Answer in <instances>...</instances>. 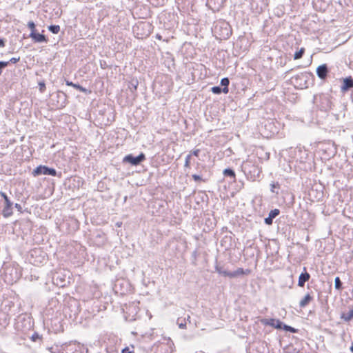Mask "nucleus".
Listing matches in <instances>:
<instances>
[{"label": "nucleus", "instance_id": "1a4fd4ad", "mask_svg": "<svg viewBox=\"0 0 353 353\" xmlns=\"http://www.w3.org/2000/svg\"><path fill=\"white\" fill-rule=\"evenodd\" d=\"M279 213H280V211L278 209L272 210L269 212L268 216L265 219V220H264L265 223L267 225H272L273 219H274L276 216H278L279 214Z\"/></svg>", "mask_w": 353, "mask_h": 353}, {"label": "nucleus", "instance_id": "c03bdc74", "mask_svg": "<svg viewBox=\"0 0 353 353\" xmlns=\"http://www.w3.org/2000/svg\"><path fill=\"white\" fill-rule=\"evenodd\" d=\"M133 88H134L135 90L137 89V86L136 85H133Z\"/></svg>", "mask_w": 353, "mask_h": 353}, {"label": "nucleus", "instance_id": "f3484780", "mask_svg": "<svg viewBox=\"0 0 353 353\" xmlns=\"http://www.w3.org/2000/svg\"><path fill=\"white\" fill-rule=\"evenodd\" d=\"M223 174L225 176H230V177L232 178L233 179H235L236 174H235L234 171L232 169L226 168L223 170Z\"/></svg>", "mask_w": 353, "mask_h": 353}, {"label": "nucleus", "instance_id": "20e7f679", "mask_svg": "<svg viewBox=\"0 0 353 353\" xmlns=\"http://www.w3.org/2000/svg\"><path fill=\"white\" fill-rule=\"evenodd\" d=\"M145 159V156L143 153H141L137 157H134L132 154H130L126 155L123 158V162L130 163L132 165H139Z\"/></svg>", "mask_w": 353, "mask_h": 353}, {"label": "nucleus", "instance_id": "f704fd0d", "mask_svg": "<svg viewBox=\"0 0 353 353\" xmlns=\"http://www.w3.org/2000/svg\"><path fill=\"white\" fill-rule=\"evenodd\" d=\"M200 152V150H195L192 152V154L196 156V157H198L199 156V154Z\"/></svg>", "mask_w": 353, "mask_h": 353}, {"label": "nucleus", "instance_id": "72a5a7b5", "mask_svg": "<svg viewBox=\"0 0 353 353\" xmlns=\"http://www.w3.org/2000/svg\"><path fill=\"white\" fill-rule=\"evenodd\" d=\"M299 78L301 79H305L307 78V75L306 74H301V75L298 76V77L296 78V79Z\"/></svg>", "mask_w": 353, "mask_h": 353}, {"label": "nucleus", "instance_id": "4c0bfd02", "mask_svg": "<svg viewBox=\"0 0 353 353\" xmlns=\"http://www.w3.org/2000/svg\"><path fill=\"white\" fill-rule=\"evenodd\" d=\"M139 26H143V28H144L145 26H149V25L148 23H140Z\"/></svg>", "mask_w": 353, "mask_h": 353}, {"label": "nucleus", "instance_id": "2f4dec72", "mask_svg": "<svg viewBox=\"0 0 353 353\" xmlns=\"http://www.w3.org/2000/svg\"><path fill=\"white\" fill-rule=\"evenodd\" d=\"M14 207L17 209V210L20 212H22V207L19 203H15Z\"/></svg>", "mask_w": 353, "mask_h": 353}, {"label": "nucleus", "instance_id": "a878e982", "mask_svg": "<svg viewBox=\"0 0 353 353\" xmlns=\"http://www.w3.org/2000/svg\"><path fill=\"white\" fill-rule=\"evenodd\" d=\"M28 27L32 31H36L35 30V24L33 21H30L28 23Z\"/></svg>", "mask_w": 353, "mask_h": 353}, {"label": "nucleus", "instance_id": "39448f33", "mask_svg": "<svg viewBox=\"0 0 353 353\" xmlns=\"http://www.w3.org/2000/svg\"><path fill=\"white\" fill-rule=\"evenodd\" d=\"M263 325H270L276 329H282L283 323L279 319H263L261 320Z\"/></svg>", "mask_w": 353, "mask_h": 353}, {"label": "nucleus", "instance_id": "7c9ffc66", "mask_svg": "<svg viewBox=\"0 0 353 353\" xmlns=\"http://www.w3.org/2000/svg\"><path fill=\"white\" fill-rule=\"evenodd\" d=\"M192 178L195 181H202L201 177L199 175L197 174H193Z\"/></svg>", "mask_w": 353, "mask_h": 353}, {"label": "nucleus", "instance_id": "6ab92c4d", "mask_svg": "<svg viewBox=\"0 0 353 353\" xmlns=\"http://www.w3.org/2000/svg\"><path fill=\"white\" fill-rule=\"evenodd\" d=\"M48 30L53 34H57L60 30V26L58 25H51L48 27Z\"/></svg>", "mask_w": 353, "mask_h": 353}, {"label": "nucleus", "instance_id": "412c9836", "mask_svg": "<svg viewBox=\"0 0 353 353\" xmlns=\"http://www.w3.org/2000/svg\"><path fill=\"white\" fill-rule=\"evenodd\" d=\"M282 329H283L285 331L290 332L291 333H296L297 332V330L295 329L294 327H291L290 325H285L283 323V325H282Z\"/></svg>", "mask_w": 353, "mask_h": 353}, {"label": "nucleus", "instance_id": "423d86ee", "mask_svg": "<svg viewBox=\"0 0 353 353\" xmlns=\"http://www.w3.org/2000/svg\"><path fill=\"white\" fill-rule=\"evenodd\" d=\"M52 353H82L81 349L75 345H69L65 347H61L58 351Z\"/></svg>", "mask_w": 353, "mask_h": 353}, {"label": "nucleus", "instance_id": "f8f14e48", "mask_svg": "<svg viewBox=\"0 0 353 353\" xmlns=\"http://www.w3.org/2000/svg\"><path fill=\"white\" fill-rule=\"evenodd\" d=\"M310 275L307 272L301 273L299 277L298 285L300 287H303L305 282H307L310 279Z\"/></svg>", "mask_w": 353, "mask_h": 353}, {"label": "nucleus", "instance_id": "4be33fe9", "mask_svg": "<svg viewBox=\"0 0 353 353\" xmlns=\"http://www.w3.org/2000/svg\"><path fill=\"white\" fill-rule=\"evenodd\" d=\"M305 52V49L303 48H301L298 52H296L294 55V59H301L303 54Z\"/></svg>", "mask_w": 353, "mask_h": 353}, {"label": "nucleus", "instance_id": "c756f323", "mask_svg": "<svg viewBox=\"0 0 353 353\" xmlns=\"http://www.w3.org/2000/svg\"><path fill=\"white\" fill-rule=\"evenodd\" d=\"M20 60V57H12L10 59L9 61V63H16L17 62H18Z\"/></svg>", "mask_w": 353, "mask_h": 353}, {"label": "nucleus", "instance_id": "bb28decb", "mask_svg": "<svg viewBox=\"0 0 353 353\" xmlns=\"http://www.w3.org/2000/svg\"><path fill=\"white\" fill-rule=\"evenodd\" d=\"M179 321H180V319H178V320H177V324L179 325V328H181V329H184V328H185V327H186L185 321H181V322H179Z\"/></svg>", "mask_w": 353, "mask_h": 353}, {"label": "nucleus", "instance_id": "7ed1b4c3", "mask_svg": "<svg viewBox=\"0 0 353 353\" xmlns=\"http://www.w3.org/2000/svg\"><path fill=\"white\" fill-rule=\"evenodd\" d=\"M34 176H37L41 174L57 176V171L54 168H50L45 165H39L32 172Z\"/></svg>", "mask_w": 353, "mask_h": 353}, {"label": "nucleus", "instance_id": "e433bc0d", "mask_svg": "<svg viewBox=\"0 0 353 353\" xmlns=\"http://www.w3.org/2000/svg\"><path fill=\"white\" fill-rule=\"evenodd\" d=\"M279 185L278 183H274L272 185V188H279Z\"/></svg>", "mask_w": 353, "mask_h": 353}, {"label": "nucleus", "instance_id": "c85d7f7f", "mask_svg": "<svg viewBox=\"0 0 353 353\" xmlns=\"http://www.w3.org/2000/svg\"><path fill=\"white\" fill-rule=\"evenodd\" d=\"M39 90L41 92H44L45 89H46V85H45V83L44 82H40L39 83Z\"/></svg>", "mask_w": 353, "mask_h": 353}, {"label": "nucleus", "instance_id": "b1692460", "mask_svg": "<svg viewBox=\"0 0 353 353\" xmlns=\"http://www.w3.org/2000/svg\"><path fill=\"white\" fill-rule=\"evenodd\" d=\"M191 154H188L185 157V168H189L190 164Z\"/></svg>", "mask_w": 353, "mask_h": 353}, {"label": "nucleus", "instance_id": "ea45409f", "mask_svg": "<svg viewBox=\"0 0 353 353\" xmlns=\"http://www.w3.org/2000/svg\"><path fill=\"white\" fill-rule=\"evenodd\" d=\"M190 316H188L187 319H185H185H184V320H183V321H185L187 320V321H188L189 322H190Z\"/></svg>", "mask_w": 353, "mask_h": 353}, {"label": "nucleus", "instance_id": "4468645a", "mask_svg": "<svg viewBox=\"0 0 353 353\" xmlns=\"http://www.w3.org/2000/svg\"><path fill=\"white\" fill-rule=\"evenodd\" d=\"M216 271L221 275L223 276H228L230 278V272L226 270L223 266H221L219 265H216L215 266Z\"/></svg>", "mask_w": 353, "mask_h": 353}, {"label": "nucleus", "instance_id": "0eeeda50", "mask_svg": "<svg viewBox=\"0 0 353 353\" xmlns=\"http://www.w3.org/2000/svg\"><path fill=\"white\" fill-rule=\"evenodd\" d=\"M350 89H353V79L352 77L343 79V85L341 88V92H346Z\"/></svg>", "mask_w": 353, "mask_h": 353}, {"label": "nucleus", "instance_id": "393cba45", "mask_svg": "<svg viewBox=\"0 0 353 353\" xmlns=\"http://www.w3.org/2000/svg\"><path fill=\"white\" fill-rule=\"evenodd\" d=\"M9 64V61H0V75L2 72V69L7 67Z\"/></svg>", "mask_w": 353, "mask_h": 353}, {"label": "nucleus", "instance_id": "79ce46f5", "mask_svg": "<svg viewBox=\"0 0 353 353\" xmlns=\"http://www.w3.org/2000/svg\"><path fill=\"white\" fill-rule=\"evenodd\" d=\"M226 36H227V37H228V36H229V32H227V33H226Z\"/></svg>", "mask_w": 353, "mask_h": 353}, {"label": "nucleus", "instance_id": "2eb2a0df", "mask_svg": "<svg viewBox=\"0 0 353 353\" xmlns=\"http://www.w3.org/2000/svg\"><path fill=\"white\" fill-rule=\"evenodd\" d=\"M65 83L68 86H72L73 88L80 90L81 92H84V93H86L87 92V89H85V88H83L81 85H80L79 84H76V83H72V81H69L68 80L65 81Z\"/></svg>", "mask_w": 353, "mask_h": 353}, {"label": "nucleus", "instance_id": "5701e85b", "mask_svg": "<svg viewBox=\"0 0 353 353\" xmlns=\"http://www.w3.org/2000/svg\"><path fill=\"white\" fill-rule=\"evenodd\" d=\"M211 90L214 94H219L223 92V88L219 86H214L212 88Z\"/></svg>", "mask_w": 353, "mask_h": 353}, {"label": "nucleus", "instance_id": "ddd939ff", "mask_svg": "<svg viewBox=\"0 0 353 353\" xmlns=\"http://www.w3.org/2000/svg\"><path fill=\"white\" fill-rule=\"evenodd\" d=\"M313 296L310 294H307L299 302V306L301 308L306 307L310 301L313 300Z\"/></svg>", "mask_w": 353, "mask_h": 353}, {"label": "nucleus", "instance_id": "58836bf2", "mask_svg": "<svg viewBox=\"0 0 353 353\" xmlns=\"http://www.w3.org/2000/svg\"><path fill=\"white\" fill-rule=\"evenodd\" d=\"M156 38L159 40H161L162 39V37L160 35V34H157L156 35Z\"/></svg>", "mask_w": 353, "mask_h": 353}, {"label": "nucleus", "instance_id": "cd10ccee", "mask_svg": "<svg viewBox=\"0 0 353 353\" xmlns=\"http://www.w3.org/2000/svg\"><path fill=\"white\" fill-rule=\"evenodd\" d=\"M31 339L33 341H37V340L40 339L41 337L39 334L34 333L32 334Z\"/></svg>", "mask_w": 353, "mask_h": 353}, {"label": "nucleus", "instance_id": "473e14b6", "mask_svg": "<svg viewBox=\"0 0 353 353\" xmlns=\"http://www.w3.org/2000/svg\"><path fill=\"white\" fill-rule=\"evenodd\" d=\"M122 353H134L132 351H130V349L128 347H125L123 350H122Z\"/></svg>", "mask_w": 353, "mask_h": 353}, {"label": "nucleus", "instance_id": "a19ab883", "mask_svg": "<svg viewBox=\"0 0 353 353\" xmlns=\"http://www.w3.org/2000/svg\"><path fill=\"white\" fill-rule=\"evenodd\" d=\"M350 349V351L353 353V341H352V345Z\"/></svg>", "mask_w": 353, "mask_h": 353}, {"label": "nucleus", "instance_id": "a211bd4d", "mask_svg": "<svg viewBox=\"0 0 353 353\" xmlns=\"http://www.w3.org/2000/svg\"><path fill=\"white\" fill-rule=\"evenodd\" d=\"M341 318L345 321H350L353 318V309L350 310L347 313L343 314Z\"/></svg>", "mask_w": 353, "mask_h": 353}, {"label": "nucleus", "instance_id": "f03ea898", "mask_svg": "<svg viewBox=\"0 0 353 353\" xmlns=\"http://www.w3.org/2000/svg\"><path fill=\"white\" fill-rule=\"evenodd\" d=\"M0 195L4 199V207L2 210V215L4 218H8L11 216L13 214L12 212V205L13 203L11 202V201L9 199L8 196L5 192H0Z\"/></svg>", "mask_w": 353, "mask_h": 353}, {"label": "nucleus", "instance_id": "37998d69", "mask_svg": "<svg viewBox=\"0 0 353 353\" xmlns=\"http://www.w3.org/2000/svg\"><path fill=\"white\" fill-rule=\"evenodd\" d=\"M133 88H134L135 90L137 89V86L136 85H133Z\"/></svg>", "mask_w": 353, "mask_h": 353}, {"label": "nucleus", "instance_id": "f257e3e1", "mask_svg": "<svg viewBox=\"0 0 353 353\" xmlns=\"http://www.w3.org/2000/svg\"><path fill=\"white\" fill-rule=\"evenodd\" d=\"M46 254L40 248H34L30 252V261L35 265H38L46 260Z\"/></svg>", "mask_w": 353, "mask_h": 353}, {"label": "nucleus", "instance_id": "dca6fc26", "mask_svg": "<svg viewBox=\"0 0 353 353\" xmlns=\"http://www.w3.org/2000/svg\"><path fill=\"white\" fill-rule=\"evenodd\" d=\"M230 83V81L228 78H223L221 80V85L223 86V92L227 94L229 92L228 85Z\"/></svg>", "mask_w": 353, "mask_h": 353}, {"label": "nucleus", "instance_id": "9b49d317", "mask_svg": "<svg viewBox=\"0 0 353 353\" xmlns=\"http://www.w3.org/2000/svg\"><path fill=\"white\" fill-rule=\"evenodd\" d=\"M250 272V270H248V269L243 270L241 268H239L235 271L230 272V278H235V277H238V276L243 275V274H248Z\"/></svg>", "mask_w": 353, "mask_h": 353}, {"label": "nucleus", "instance_id": "6e6552de", "mask_svg": "<svg viewBox=\"0 0 353 353\" xmlns=\"http://www.w3.org/2000/svg\"><path fill=\"white\" fill-rule=\"evenodd\" d=\"M328 69L326 64L319 65L316 69L317 76L321 79H325L327 77Z\"/></svg>", "mask_w": 353, "mask_h": 353}, {"label": "nucleus", "instance_id": "aec40b11", "mask_svg": "<svg viewBox=\"0 0 353 353\" xmlns=\"http://www.w3.org/2000/svg\"><path fill=\"white\" fill-rule=\"evenodd\" d=\"M334 287L336 290H341L342 289V282L339 277H336L334 279Z\"/></svg>", "mask_w": 353, "mask_h": 353}, {"label": "nucleus", "instance_id": "c9c22d12", "mask_svg": "<svg viewBox=\"0 0 353 353\" xmlns=\"http://www.w3.org/2000/svg\"><path fill=\"white\" fill-rule=\"evenodd\" d=\"M5 46V42L3 39H0V47H4Z\"/></svg>", "mask_w": 353, "mask_h": 353}, {"label": "nucleus", "instance_id": "9d476101", "mask_svg": "<svg viewBox=\"0 0 353 353\" xmlns=\"http://www.w3.org/2000/svg\"><path fill=\"white\" fill-rule=\"evenodd\" d=\"M30 37L35 42H46L47 39L46 36L43 34L37 33L36 31H32Z\"/></svg>", "mask_w": 353, "mask_h": 353}]
</instances>
